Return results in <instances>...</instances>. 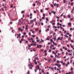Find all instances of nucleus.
Masks as SVG:
<instances>
[{
    "instance_id": "24",
    "label": "nucleus",
    "mask_w": 74,
    "mask_h": 74,
    "mask_svg": "<svg viewBox=\"0 0 74 74\" xmlns=\"http://www.w3.org/2000/svg\"><path fill=\"white\" fill-rule=\"evenodd\" d=\"M45 10H49V8H45Z\"/></svg>"
},
{
    "instance_id": "13",
    "label": "nucleus",
    "mask_w": 74,
    "mask_h": 74,
    "mask_svg": "<svg viewBox=\"0 0 74 74\" xmlns=\"http://www.w3.org/2000/svg\"><path fill=\"white\" fill-rule=\"evenodd\" d=\"M57 66L58 67H60L61 66V65L60 64H58V65Z\"/></svg>"
},
{
    "instance_id": "44",
    "label": "nucleus",
    "mask_w": 74,
    "mask_h": 74,
    "mask_svg": "<svg viewBox=\"0 0 74 74\" xmlns=\"http://www.w3.org/2000/svg\"><path fill=\"white\" fill-rule=\"evenodd\" d=\"M57 63H59L60 62V61H57Z\"/></svg>"
},
{
    "instance_id": "16",
    "label": "nucleus",
    "mask_w": 74,
    "mask_h": 74,
    "mask_svg": "<svg viewBox=\"0 0 74 74\" xmlns=\"http://www.w3.org/2000/svg\"><path fill=\"white\" fill-rule=\"evenodd\" d=\"M18 30L19 31H21V28L20 27H19V28H18Z\"/></svg>"
},
{
    "instance_id": "41",
    "label": "nucleus",
    "mask_w": 74,
    "mask_h": 74,
    "mask_svg": "<svg viewBox=\"0 0 74 74\" xmlns=\"http://www.w3.org/2000/svg\"><path fill=\"white\" fill-rule=\"evenodd\" d=\"M63 15V13H62L60 16L61 17V16H62Z\"/></svg>"
},
{
    "instance_id": "33",
    "label": "nucleus",
    "mask_w": 74,
    "mask_h": 74,
    "mask_svg": "<svg viewBox=\"0 0 74 74\" xmlns=\"http://www.w3.org/2000/svg\"><path fill=\"white\" fill-rule=\"evenodd\" d=\"M28 28H27V27H26L25 29V30H28Z\"/></svg>"
},
{
    "instance_id": "53",
    "label": "nucleus",
    "mask_w": 74,
    "mask_h": 74,
    "mask_svg": "<svg viewBox=\"0 0 74 74\" xmlns=\"http://www.w3.org/2000/svg\"><path fill=\"white\" fill-rule=\"evenodd\" d=\"M56 18H57V19H58V18H60V17L57 16L56 17Z\"/></svg>"
},
{
    "instance_id": "22",
    "label": "nucleus",
    "mask_w": 74,
    "mask_h": 74,
    "mask_svg": "<svg viewBox=\"0 0 74 74\" xmlns=\"http://www.w3.org/2000/svg\"><path fill=\"white\" fill-rule=\"evenodd\" d=\"M36 3H39V1H36Z\"/></svg>"
},
{
    "instance_id": "15",
    "label": "nucleus",
    "mask_w": 74,
    "mask_h": 74,
    "mask_svg": "<svg viewBox=\"0 0 74 74\" xmlns=\"http://www.w3.org/2000/svg\"><path fill=\"white\" fill-rule=\"evenodd\" d=\"M71 16V15H70V14H69L68 15V18H70Z\"/></svg>"
},
{
    "instance_id": "21",
    "label": "nucleus",
    "mask_w": 74,
    "mask_h": 74,
    "mask_svg": "<svg viewBox=\"0 0 74 74\" xmlns=\"http://www.w3.org/2000/svg\"><path fill=\"white\" fill-rule=\"evenodd\" d=\"M39 21H40L39 22L40 23H41V21H42V19H40Z\"/></svg>"
},
{
    "instance_id": "7",
    "label": "nucleus",
    "mask_w": 74,
    "mask_h": 74,
    "mask_svg": "<svg viewBox=\"0 0 74 74\" xmlns=\"http://www.w3.org/2000/svg\"><path fill=\"white\" fill-rule=\"evenodd\" d=\"M73 74V71L69 72V74Z\"/></svg>"
},
{
    "instance_id": "12",
    "label": "nucleus",
    "mask_w": 74,
    "mask_h": 74,
    "mask_svg": "<svg viewBox=\"0 0 74 74\" xmlns=\"http://www.w3.org/2000/svg\"><path fill=\"white\" fill-rule=\"evenodd\" d=\"M35 60H38V57H36L35 58Z\"/></svg>"
},
{
    "instance_id": "39",
    "label": "nucleus",
    "mask_w": 74,
    "mask_h": 74,
    "mask_svg": "<svg viewBox=\"0 0 74 74\" xmlns=\"http://www.w3.org/2000/svg\"><path fill=\"white\" fill-rule=\"evenodd\" d=\"M55 25V23H53L52 24V25Z\"/></svg>"
},
{
    "instance_id": "60",
    "label": "nucleus",
    "mask_w": 74,
    "mask_h": 74,
    "mask_svg": "<svg viewBox=\"0 0 74 74\" xmlns=\"http://www.w3.org/2000/svg\"><path fill=\"white\" fill-rule=\"evenodd\" d=\"M23 12H24V11H22L21 12V14H23Z\"/></svg>"
},
{
    "instance_id": "45",
    "label": "nucleus",
    "mask_w": 74,
    "mask_h": 74,
    "mask_svg": "<svg viewBox=\"0 0 74 74\" xmlns=\"http://www.w3.org/2000/svg\"><path fill=\"white\" fill-rule=\"evenodd\" d=\"M27 74H30V72L29 71H28L27 73Z\"/></svg>"
},
{
    "instance_id": "31",
    "label": "nucleus",
    "mask_w": 74,
    "mask_h": 74,
    "mask_svg": "<svg viewBox=\"0 0 74 74\" xmlns=\"http://www.w3.org/2000/svg\"><path fill=\"white\" fill-rule=\"evenodd\" d=\"M47 53H45L44 56H47Z\"/></svg>"
},
{
    "instance_id": "61",
    "label": "nucleus",
    "mask_w": 74,
    "mask_h": 74,
    "mask_svg": "<svg viewBox=\"0 0 74 74\" xmlns=\"http://www.w3.org/2000/svg\"><path fill=\"white\" fill-rule=\"evenodd\" d=\"M35 64H37V62H35Z\"/></svg>"
},
{
    "instance_id": "55",
    "label": "nucleus",
    "mask_w": 74,
    "mask_h": 74,
    "mask_svg": "<svg viewBox=\"0 0 74 74\" xmlns=\"http://www.w3.org/2000/svg\"><path fill=\"white\" fill-rule=\"evenodd\" d=\"M23 41V39L22 38V39H21V41Z\"/></svg>"
},
{
    "instance_id": "47",
    "label": "nucleus",
    "mask_w": 74,
    "mask_h": 74,
    "mask_svg": "<svg viewBox=\"0 0 74 74\" xmlns=\"http://www.w3.org/2000/svg\"><path fill=\"white\" fill-rule=\"evenodd\" d=\"M45 17H43L42 18V19H44Z\"/></svg>"
},
{
    "instance_id": "3",
    "label": "nucleus",
    "mask_w": 74,
    "mask_h": 74,
    "mask_svg": "<svg viewBox=\"0 0 74 74\" xmlns=\"http://www.w3.org/2000/svg\"><path fill=\"white\" fill-rule=\"evenodd\" d=\"M61 40V41H62V39H61V38H60V37H58V38L57 39V41H58V40Z\"/></svg>"
},
{
    "instance_id": "1",
    "label": "nucleus",
    "mask_w": 74,
    "mask_h": 74,
    "mask_svg": "<svg viewBox=\"0 0 74 74\" xmlns=\"http://www.w3.org/2000/svg\"><path fill=\"white\" fill-rule=\"evenodd\" d=\"M36 69L37 70H39V69H40V66L39 65H37L36 67Z\"/></svg>"
},
{
    "instance_id": "8",
    "label": "nucleus",
    "mask_w": 74,
    "mask_h": 74,
    "mask_svg": "<svg viewBox=\"0 0 74 74\" xmlns=\"http://www.w3.org/2000/svg\"><path fill=\"white\" fill-rule=\"evenodd\" d=\"M56 58H53V62H56Z\"/></svg>"
},
{
    "instance_id": "43",
    "label": "nucleus",
    "mask_w": 74,
    "mask_h": 74,
    "mask_svg": "<svg viewBox=\"0 0 74 74\" xmlns=\"http://www.w3.org/2000/svg\"><path fill=\"white\" fill-rule=\"evenodd\" d=\"M53 54H54L55 53V51H53L52 52Z\"/></svg>"
},
{
    "instance_id": "35",
    "label": "nucleus",
    "mask_w": 74,
    "mask_h": 74,
    "mask_svg": "<svg viewBox=\"0 0 74 74\" xmlns=\"http://www.w3.org/2000/svg\"><path fill=\"white\" fill-rule=\"evenodd\" d=\"M70 20H71V21H73V18H70Z\"/></svg>"
},
{
    "instance_id": "64",
    "label": "nucleus",
    "mask_w": 74,
    "mask_h": 74,
    "mask_svg": "<svg viewBox=\"0 0 74 74\" xmlns=\"http://www.w3.org/2000/svg\"><path fill=\"white\" fill-rule=\"evenodd\" d=\"M49 52H51V49H49Z\"/></svg>"
},
{
    "instance_id": "37",
    "label": "nucleus",
    "mask_w": 74,
    "mask_h": 74,
    "mask_svg": "<svg viewBox=\"0 0 74 74\" xmlns=\"http://www.w3.org/2000/svg\"><path fill=\"white\" fill-rule=\"evenodd\" d=\"M13 7V5H12V4H11V8H12Z\"/></svg>"
},
{
    "instance_id": "4",
    "label": "nucleus",
    "mask_w": 74,
    "mask_h": 74,
    "mask_svg": "<svg viewBox=\"0 0 74 74\" xmlns=\"http://www.w3.org/2000/svg\"><path fill=\"white\" fill-rule=\"evenodd\" d=\"M68 25L70 26H71V23L69 22L68 23Z\"/></svg>"
},
{
    "instance_id": "32",
    "label": "nucleus",
    "mask_w": 74,
    "mask_h": 74,
    "mask_svg": "<svg viewBox=\"0 0 74 74\" xmlns=\"http://www.w3.org/2000/svg\"><path fill=\"white\" fill-rule=\"evenodd\" d=\"M41 32V30H40L39 31L38 33H40Z\"/></svg>"
},
{
    "instance_id": "20",
    "label": "nucleus",
    "mask_w": 74,
    "mask_h": 74,
    "mask_svg": "<svg viewBox=\"0 0 74 74\" xmlns=\"http://www.w3.org/2000/svg\"><path fill=\"white\" fill-rule=\"evenodd\" d=\"M52 33H53V32L51 31L50 32V34H52Z\"/></svg>"
},
{
    "instance_id": "36",
    "label": "nucleus",
    "mask_w": 74,
    "mask_h": 74,
    "mask_svg": "<svg viewBox=\"0 0 74 74\" xmlns=\"http://www.w3.org/2000/svg\"><path fill=\"white\" fill-rule=\"evenodd\" d=\"M33 26H34V23H33L32 25V27H33Z\"/></svg>"
},
{
    "instance_id": "28",
    "label": "nucleus",
    "mask_w": 74,
    "mask_h": 74,
    "mask_svg": "<svg viewBox=\"0 0 74 74\" xmlns=\"http://www.w3.org/2000/svg\"><path fill=\"white\" fill-rule=\"evenodd\" d=\"M36 41H37V42H38L39 41H40V40H37Z\"/></svg>"
},
{
    "instance_id": "57",
    "label": "nucleus",
    "mask_w": 74,
    "mask_h": 74,
    "mask_svg": "<svg viewBox=\"0 0 74 74\" xmlns=\"http://www.w3.org/2000/svg\"><path fill=\"white\" fill-rule=\"evenodd\" d=\"M51 42H52V41H53V40H52V39H51Z\"/></svg>"
},
{
    "instance_id": "11",
    "label": "nucleus",
    "mask_w": 74,
    "mask_h": 74,
    "mask_svg": "<svg viewBox=\"0 0 74 74\" xmlns=\"http://www.w3.org/2000/svg\"><path fill=\"white\" fill-rule=\"evenodd\" d=\"M51 59H49V60H48V62H51Z\"/></svg>"
},
{
    "instance_id": "14",
    "label": "nucleus",
    "mask_w": 74,
    "mask_h": 74,
    "mask_svg": "<svg viewBox=\"0 0 74 74\" xmlns=\"http://www.w3.org/2000/svg\"><path fill=\"white\" fill-rule=\"evenodd\" d=\"M46 20L47 21H49V20H48V18H46Z\"/></svg>"
},
{
    "instance_id": "17",
    "label": "nucleus",
    "mask_w": 74,
    "mask_h": 74,
    "mask_svg": "<svg viewBox=\"0 0 74 74\" xmlns=\"http://www.w3.org/2000/svg\"><path fill=\"white\" fill-rule=\"evenodd\" d=\"M63 1L64 3H66V2L67 1H66V0H63Z\"/></svg>"
},
{
    "instance_id": "10",
    "label": "nucleus",
    "mask_w": 74,
    "mask_h": 74,
    "mask_svg": "<svg viewBox=\"0 0 74 74\" xmlns=\"http://www.w3.org/2000/svg\"><path fill=\"white\" fill-rule=\"evenodd\" d=\"M49 31V29L48 28L47 29H46L45 31L46 32H47V31Z\"/></svg>"
},
{
    "instance_id": "30",
    "label": "nucleus",
    "mask_w": 74,
    "mask_h": 74,
    "mask_svg": "<svg viewBox=\"0 0 74 74\" xmlns=\"http://www.w3.org/2000/svg\"><path fill=\"white\" fill-rule=\"evenodd\" d=\"M32 15H33V14H32V13L30 14V16H32Z\"/></svg>"
},
{
    "instance_id": "19",
    "label": "nucleus",
    "mask_w": 74,
    "mask_h": 74,
    "mask_svg": "<svg viewBox=\"0 0 74 74\" xmlns=\"http://www.w3.org/2000/svg\"><path fill=\"white\" fill-rule=\"evenodd\" d=\"M27 39L28 41H30V40L31 39L30 38H27Z\"/></svg>"
},
{
    "instance_id": "51",
    "label": "nucleus",
    "mask_w": 74,
    "mask_h": 74,
    "mask_svg": "<svg viewBox=\"0 0 74 74\" xmlns=\"http://www.w3.org/2000/svg\"><path fill=\"white\" fill-rule=\"evenodd\" d=\"M72 62H73V60H71L70 61V63H72Z\"/></svg>"
},
{
    "instance_id": "29",
    "label": "nucleus",
    "mask_w": 74,
    "mask_h": 74,
    "mask_svg": "<svg viewBox=\"0 0 74 74\" xmlns=\"http://www.w3.org/2000/svg\"><path fill=\"white\" fill-rule=\"evenodd\" d=\"M58 6H59V4H57L56 5V7H57V8H58Z\"/></svg>"
},
{
    "instance_id": "59",
    "label": "nucleus",
    "mask_w": 74,
    "mask_h": 74,
    "mask_svg": "<svg viewBox=\"0 0 74 74\" xmlns=\"http://www.w3.org/2000/svg\"><path fill=\"white\" fill-rule=\"evenodd\" d=\"M43 17H44V16H45V14H43Z\"/></svg>"
},
{
    "instance_id": "62",
    "label": "nucleus",
    "mask_w": 74,
    "mask_h": 74,
    "mask_svg": "<svg viewBox=\"0 0 74 74\" xmlns=\"http://www.w3.org/2000/svg\"><path fill=\"white\" fill-rule=\"evenodd\" d=\"M32 36L33 37H35V35H32Z\"/></svg>"
},
{
    "instance_id": "56",
    "label": "nucleus",
    "mask_w": 74,
    "mask_h": 74,
    "mask_svg": "<svg viewBox=\"0 0 74 74\" xmlns=\"http://www.w3.org/2000/svg\"><path fill=\"white\" fill-rule=\"evenodd\" d=\"M71 55H72V54H71V53H69V55H70V56H71Z\"/></svg>"
},
{
    "instance_id": "52",
    "label": "nucleus",
    "mask_w": 74,
    "mask_h": 74,
    "mask_svg": "<svg viewBox=\"0 0 74 74\" xmlns=\"http://www.w3.org/2000/svg\"><path fill=\"white\" fill-rule=\"evenodd\" d=\"M29 36H30L31 35V33L29 32Z\"/></svg>"
},
{
    "instance_id": "49",
    "label": "nucleus",
    "mask_w": 74,
    "mask_h": 74,
    "mask_svg": "<svg viewBox=\"0 0 74 74\" xmlns=\"http://www.w3.org/2000/svg\"><path fill=\"white\" fill-rule=\"evenodd\" d=\"M18 37H20L21 36V34H19V35H18Z\"/></svg>"
},
{
    "instance_id": "42",
    "label": "nucleus",
    "mask_w": 74,
    "mask_h": 74,
    "mask_svg": "<svg viewBox=\"0 0 74 74\" xmlns=\"http://www.w3.org/2000/svg\"><path fill=\"white\" fill-rule=\"evenodd\" d=\"M23 34H24V35H26V32L24 33Z\"/></svg>"
},
{
    "instance_id": "26",
    "label": "nucleus",
    "mask_w": 74,
    "mask_h": 74,
    "mask_svg": "<svg viewBox=\"0 0 74 74\" xmlns=\"http://www.w3.org/2000/svg\"><path fill=\"white\" fill-rule=\"evenodd\" d=\"M53 27H54V28L55 29H56V28H57V27H55V26H54Z\"/></svg>"
},
{
    "instance_id": "50",
    "label": "nucleus",
    "mask_w": 74,
    "mask_h": 74,
    "mask_svg": "<svg viewBox=\"0 0 74 74\" xmlns=\"http://www.w3.org/2000/svg\"><path fill=\"white\" fill-rule=\"evenodd\" d=\"M42 9L40 10V12H42Z\"/></svg>"
},
{
    "instance_id": "23",
    "label": "nucleus",
    "mask_w": 74,
    "mask_h": 74,
    "mask_svg": "<svg viewBox=\"0 0 74 74\" xmlns=\"http://www.w3.org/2000/svg\"><path fill=\"white\" fill-rule=\"evenodd\" d=\"M33 51H34V52H35V51H36V49H33Z\"/></svg>"
},
{
    "instance_id": "46",
    "label": "nucleus",
    "mask_w": 74,
    "mask_h": 74,
    "mask_svg": "<svg viewBox=\"0 0 74 74\" xmlns=\"http://www.w3.org/2000/svg\"><path fill=\"white\" fill-rule=\"evenodd\" d=\"M60 50L61 52H62V51H63V50H62V49H60Z\"/></svg>"
},
{
    "instance_id": "38",
    "label": "nucleus",
    "mask_w": 74,
    "mask_h": 74,
    "mask_svg": "<svg viewBox=\"0 0 74 74\" xmlns=\"http://www.w3.org/2000/svg\"><path fill=\"white\" fill-rule=\"evenodd\" d=\"M71 48H73V47H74L71 44Z\"/></svg>"
},
{
    "instance_id": "48",
    "label": "nucleus",
    "mask_w": 74,
    "mask_h": 74,
    "mask_svg": "<svg viewBox=\"0 0 74 74\" xmlns=\"http://www.w3.org/2000/svg\"><path fill=\"white\" fill-rule=\"evenodd\" d=\"M71 5H73V3L72 2L71 3Z\"/></svg>"
},
{
    "instance_id": "63",
    "label": "nucleus",
    "mask_w": 74,
    "mask_h": 74,
    "mask_svg": "<svg viewBox=\"0 0 74 74\" xmlns=\"http://www.w3.org/2000/svg\"><path fill=\"white\" fill-rule=\"evenodd\" d=\"M68 52H70V50H68Z\"/></svg>"
},
{
    "instance_id": "27",
    "label": "nucleus",
    "mask_w": 74,
    "mask_h": 74,
    "mask_svg": "<svg viewBox=\"0 0 74 74\" xmlns=\"http://www.w3.org/2000/svg\"><path fill=\"white\" fill-rule=\"evenodd\" d=\"M30 39L31 40H32V41L34 40V38H33V37H32Z\"/></svg>"
},
{
    "instance_id": "40",
    "label": "nucleus",
    "mask_w": 74,
    "mask_h": 74,
    "mask_svg": "<svg viewBox=\"0 0 74 74\" xmlns=\"http://www.w3.org/2000/svg\"><path fill=\"white\" fill-rule=\"evenodd\" d=\"M68 40H71V38H68Z\"/></svg>"
},
{
    "instance_id": "6",
    "label": "nucleus",
    "mask_w": 74,
    "mask_h": 74,
    "mask_svg": "<svg viewBox=\"0 0 74 74\" xmlns=\"http://www.w3.org/2000/svg\"><path fill=\"white\" fill-rule=\"evenodd\" d=\"M52 13H53L54 14V15H55L56 14V12H54L53 11H51Z\"/></svg>"
},
{
    "instance_id": "25",
    "label": "nucleus",
    "mask_w": 74,
    "mask_h": 74,
    "mask_svg": "<svg viewBox=\"0 0 74 74\" xmlns=\"http://www.w3.org/2000/svg\"><path fill=\"white\" fill-rule=\"evenodd\" d=\"M43 51H44V49H40V51H41V52H43Z\"/></svg>"
},
{
    "instance_id": "2",
    "label": "nucleus",
    "mask_w": 74,
    "mask_h": 74,
    "mask_svg": "<svg viewBox=\"0 0 74 74\" xmlns=\"http://www.w3.org/2000/svg\"><path fill=\"white\" fill-rule=\"evenodd\" d=\"M28 66H29V67H30V66H31V67H33V65H32V63L30 64Z\"/></svg>"
},
{
    "instance_id": "54",
    "label": "nucleus",
    "mask_w": 74,
    "mask_h": 74,
    "mask_svg": "<svg viewBox=\"0 0 74 74\" xmlns=\"http://www.w3.org/2000/svg\"><path fill=\"white\" fill-rule=\"evenodd\" d=\"M70 30H73V28H71L70 29Z\"/></svg>"
},
{
    "instance_id": "9",
    "label": "nucleus",
    "mask_w": 74,
    "mask_h": 74,
    "mask_svg": "<svg viewBox=\"0 0 74 74\" xmlns=\"http://www.w3.org/2000/svg\"><path fill=\"white\" fill-rule=\"evenodd\" d=\"M49 38H50V37H49V36L48 37V38H47L46 39V40H49Z\"/></svg>"
},
{
    "instance_id": "58",
    "label": "nucleus",
    "mask_w": 74,
    "mask_h": 74,
    "mask_svg": "<svg viewBox=\"0 0 74 74\" xmlns=\"http://www.w3.org/2000/svg\"><path fill=\"white\" fill-rule=\"evenodd\" d=\"M41 25H42V26H43V25H44V23H41Z\"/></svg>"
},
{
    "instance_id": "34",
    "label": "nucleus",
    "mask_w": 74,
    "mask_h": 74,
    "mask_svg": "<svg viewBox=\"0 0 74 74\" xmlns=\"http://www.w3.org/2000/svg\"><path fill=\"white\" fill-rule=\"evenodd\" d=\"M35 30L36 31H38V28H36Z\"/></svg>"
},
{
    "instance_id": "18",
    "label": "nucleus",
    "mask_w": 74,
    "mask_h": 74,
    "mask_svg": "<svg viewBox=\"0 0 74 74\" xmlns=\"http://www.w3.org/2000/svg\"><path fill=\"white\" fill-rule=\"evenodd\" d=\"M40 40H42L41 41V42H44V40H42V39H40Z\"/></svg>"
},
{
    "instance_id": "5",
    "label": "nucleus",
    "mask_w": 74,
    "mask_h": 74,
    "mask_svg": "<svg viewBox=\"0 0 74 74\" xmlns=\"http://www.w3.org/2000/svg\"><path fill=\"white\" fill-rule=\"evenodd\" d=\"M33 20H31L30 21V24H33Z\"/></svg>"
}]
</instances>
